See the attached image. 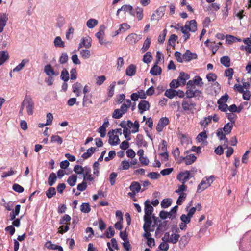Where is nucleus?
Segmentation results:
<instances>
[{
    "label": "nucleus",
    "mask_w": 251,
    "mask_h": 251,
    "mask_svg": "<svg viewBox=\"0 0 251 251\" xmlns=\"http://www.w3.org/2000/svg\"><path fill=\"white\" fill-rule=\"evenodd\" d=\"M213 176H211L209 177H205L203 178L198 186L197 192L201 193L209 187L213 181Z\"/></svg>",
    "instance_id": "obj_1"
},
{
    "label": "nucleus",
    "mask_w": 251,
    "mask_h": 251,
    "mask_svg": "<svg viewBox=\"0 0 251 251\" xmlns=\"http://www.w3.org/2000/svg\"><path fill=\"white\" fill-rule=\"evenodd\" d=\"M196 105V103L191 99H184L182 102V108L185 112L190 111L193 113Z\"/></svg>",
    "instance_id": "obj_2"
},
{
    "label": "nucleus",
    "mask_w": 251,
    "mask_h": 251,
    "mask_svg": "<svg viewBox=\"0 0 251 251\" xmlns=\"http://www.w3.org/2000/svg\"><path fill=\"white\" fill-rule=\"evenodd\" d=\"M26 109L27 112L29 115H32L33 113V109L34 108V102L32 99L29 96L26 95Z\"/></svg>",
    "instance_id": "obj_3"
},
{
    "label": "nucleus",
    "mask_w": 251,
    "mask_h": 251,
    "mask_svg": "<svg viewBox=\"0 0 251 251\" xmlns=\"http://www.w3.org/2000/svg\"><path fill=\"white\" fill-rule=\"evenodd\" d=\"M129 189L131 191V192L128 193V196L131 197H134L140 191L141 185L138 182L133 181L129 186Z\"/></svg>",
    "instance_id": "obj_4"
},
{
    "label": "nucleus",
    "mask_w": 251,
    "mask_h": 251,
    "mask_svg": "<svg viewBox=\"0 0 251 251\" xmlns=\"http://www.w3.org/2000/svg\"><path fill=\"white\" fill-rule=\"evenodd\" d=\"M191 177L190 171H185L179 173L177 176V179L182 183H185Z\"/></svg>",
    "instance_id": "obj_5"
},
{
    "label": "nucleus",
    "mask_w": 251,
    "mask_h": 251,
    "mask_svg": "<svg viewBox=\"0 0 251 251\" xmlns=\"http://www.w3.org/2000/svg\"><path fill=\"white\" fill-rule=\"evenodd\" d=\"M91 38L89 36L82 37L79 44L78 50L82 47H85L87 49L90 48L91 46Z\"/></svg>",
    "instance_id": "obj_6"
},
{
    "label": "nucleus",
    "mask_w": 251,
    "mask_h": 251,
    "mask_svg": "<svg viewBox=\"0 0 251 251\" xmlns=\"http://www.w3.org/2000/svg\"><path fill=\"white\" fill-rule=\"evenodd\" d=\"M169 123V120L167 117H162L160 119L156 127V130L160 132H161L164 127Z\"/></svg>",
    "instance_id": "obj_7"
},
{
    "label": "nucleus",
    "mask_w": 251,
    "mask_h": 251,
    "mask_svg": "<svg viewBox=\"0 0 251 251\" xmlns=\"http://www.w3.org/2000/svg\"><path fill=\"white\" fill-rule=\"evenodd\" d=\"M105 28L106 27L104 25H100L99 28V31L96 34V36L98 39L100 44H106L104 41V30Z\"/></svg>",
    "instance_id": "obj_8"
},
{
    "label": "nucleus",
    "mask_w": 251,
    "mask_h": 251,
    "mask_svg": "<svg viewBox=\"0 0 251 251\" xmlns=\"http://www.w3.org/2000/svg\"><path fill=\"white\" fill-rule=\"evenodd\" d=\"M115 130H112L108 133L109 139L108 142L111 145H117L120 143V139L117 135H113Z\"/></svg>",
    "instance_id": "obj_9"
},
{
    "label": "nucleus",
    "mask_w": 251,
    "mask_h": 251,
    "mask_svg": "<svg viewBox=\"0 0 251 251\" xmlns=\"http://www.w3.org/2000/svg\"><path fill=\"white\" fill-rule=\"evenodd\" d=\"M144 224L143 225V229L144 231H153L151 229V226L152 224L151 216H144Z\"/></svg>",
    "instance_id": "obj_10"
},
{
    "label": "nucleus",
    "mask_w": 251,
    "mask_h": 251,
    "mask_svg": "<svg viewBox=\"0 0 251 251\" xmlns=\"http://www.w3.org/2000/svg\"><path fill=\"white\" fill-rule=\"evenodd\" d=\"M138 107L140 113L142 114L144 111L149 109L150 105L148 101L143 100L139 102Z\"/></svg>",
    "instance_id": "obj_11"
},
{
    "label": "nucleus",
    "mask_w": 251,
    "mask_h": 251,
    "mask_svg": "<svg viewBox=\"0 0 251 251\" xmlns=\"http://www.w3.org/2000/svg\"><path fill=\"white\" fill-rule=\"evenodd\" d=\"M139 39L140 38H138L137 34L136 33H131L127 36L126 40L128 44L133 45L135 44Z\"/></svg>",
    "instance_id": "obj_12"
},
{
    "label": "nucleus",
    "mask_w": 251,
    "mask_h": 251,
    "mask_svg": "<svg viewBox=\"0 0 251 251\" xmlns=\"http://www.w3.org/2000/svg\"><path fill=\"white\" fill-rule=\"evenodd\" d=\"M185 27L188 28L190 32H195L197 30V24L195 20H192L187 22L185 24Z\"/></svg>",
    "instance_id": "obj_13"
},
{
    "label": "nucleus",
    "mask_w": 251,
    "mask_h": 251,
    "mask_svg": "<svg viewBox=\"0 0 251 251\" xmlns=\"http://www.w3.org/2000/svg\"><path fill=\"white\" fill-rule=\"evenodd\" d=\"M144 204V216H151L152 213L153 211V208L150 204V201L148 200H147L145 202Z\"/></svg>",
    "instance_id": "obj_14"
},
{
    "label": "nucleus",
    "mask_w": 251,
    "mask_h": 251,
    "mask_svg": "<svg viewBox=\"0 0 251 251\" xmlns=\"http://www.w3.org/2000/svg\"><path fill=\"white\" fill-rule=\"evenodd\" d=\"M167 144L166 141L165 140H162L161 142V150L163 152H162L160 154V155L161 156L164 157L165 160H168L169 154L167 152Z\"/></svg>",
    "instance_id": "obj_15"
},
{
    "label": "nucleus",
    "mask_w": 251,
    "mask_h": 251,
    "mask_svg": "<svg viewBox=\"0 0 251 251\" xmlns=\"http://www.w3.org/2000/svg\"><path fill=\"white\" fill-rule=\"evenodd\" d=\"M8 19V18L6 14H0V33L3 31Z\"/></svg>",
    "instance_id": "obj_16"
},
{
    "label": "nucleus",
    "mask_w": 251,
    "mask_h": 251,
    "mask_svg": "<svg viewBox=\"0 0 251 251\" xmlns=\"http://www.w3.org/2000/svg\"><path fill=\"white\" fill-rule=\"evenodd\" d=\"M197 157L194 154H190L186 156V157H180V160H184L187 165H191L194 163L196 160Z\"/></svg>",
    "instance_id": "obj_17"
},
{
    "label": "nucleus",
    "mask_w": 251,
    "mask_h": 251,
    "mask_svg": "<svg viewBox=\"0 0 251 251\" xmlns=\"http://www.w3.org/2000/svg\"><path fill=\"white\" fill-rule=\"evenodd\" d=\"M190 78L189 74H186L183 72H180L179 76L177 78L178 81L180 83L181 85H184L186 83V80Z\"/></svg>",
    "instance_id": "obj_18"
},
{
    "label": "nucleus",
    "mask_w": 251,
    "mask_h": 251,
    "mask_svg": "<svg viewBox=\"0 0 251 251\" xmlns=\"http://www.w3.org/2000/svg\"><path fill=\"white\" fill-rule=\"evenodd\" d=\"M183 61L189 62L192 59H196L197 55L195 53H191L189 50H187L185 53L183 55Z\"/></svg>",
    "instance_id": "obj_19"
},
{
    "label": "nucleus",
    "mask_w": 251,
    "mask_h": 251,
    "mask_svg": "<svg viewBox=\"0 0 251 251\" xmlns=\"http://www.w3.org/2000/svg\"><path fill=\"white\" fill-rule=\"evenodd\" d=\"M136 143L138 147H146L147 142L144 140L143 136L141 134H138L136 138Z\"/></svg>",
    "instance_id": "obj_20"
},
{
    "label": "nucleus",
    "mask_w": 251,
    "mask_h": 251,
    "mask_svg": "<svg viewBox=\"0 0 251 251\" xmlns=\"http://www.w3.org/2000/svg\"><path fill=\"white\" fill-rule=\"evenodd\" d=\"M131 100L129 99H126L125 100V102L121 105L119 109L124 114L127 112V109L131 106Z\"/></svg>",
    "instance_id": "obj_21"
},
{
    "label": "nucleus",
    "mask_w": 251,
    "mask_h": 251,
    "mask_svg": "<svg viewBox=\"0 0 251 251\" xmlns=\"http://www.w3.org/2000/svg\"><path fill=\"white\" fill-rule=\"evenodd\" d=\"M29 62V60L27 58L23 59L21 62L13 69V71L14 72L20 71L23 69L25 65Z\"/></svg>",
    "instance_id": "obj_22"
},
{
    "label": "nucleus",
    "mask_w": 251,
    "mask_h": 251,
    "mask_svg": "<svg viewBox=\"0 0 251 251\" xmlns=\"http://www.w3.org/2000/svg\"><path fill=\"white\" fill-rule=\"evenodd\" d=\"M150 73L154 76H157L161 74L162 69L157 64H155L150 70Z\"/></svg>",
    "instance_id": "obj_23"
},
{
    "label": "nucleus",
    "mask_w": 251,
    "mask_h": 251,
    "mask_svg": "<svg viewBox=\"0 0 251 251\" xmlns=\"http://www.w3.org/2000/svg\"><path fill=\"white\" fill-rule=\"evenodd\" d=\"M190 238V235L188 233L182 236L179 242L180 247H184L189 242Z\"/></svg>",
    "instance_id": "obj_24"
},
{
    "label": "nucleus",
    "mask_w": 251,
    "mask_h": 251,
    "mask_svg": "<svg viewBox=\"0 0 251 251\" xmlns=\"http://www.w3.org/2000/svg\"><path fill=\"white\" fill-rule=\"evenodd\" d=\"M224 132V131L223 130V129H222V128H219L216 132L217 136L220 141L225 140V142L228 143V138L226 137V134Z\"/></svg>",
    "instance_id": "obj_25"
},
{
    "label": "nucleus",
    "mask_w": 251,
    "mask_h": 251,
    "mask_svg": "<svg viewBox=\"0 0 251 251\" xmlns=\"http://www.w3.org/2000/svg\"><path fill=\"white\" fill-rule=\"evenodd\" d=\"M136 66L130 64L126 70V75L129 76L134 75L136 73Z\"/></svg>",
    "instance_id": "obj_26"
},
{
    "label": "nucleus",
    "mask_w": 251,
    "mask_h": 251,
    "mask_svg": "<svg viewBox=\"0 0 251 251\" xmlns=\"http://www.w3.org/2000/svg\"><path fill=\"white\" fill-rule=\"evenodd\" d=\"M57 180V176L54 173H51L50 174L48 177V185L50 186H52L54 185Z\"/></svg>",
    "instance_id": "obj_27"
},
{
    "label": "nucleus",
    "mask_w": 251,
    "mask_h": 251,
    "mask_svg": "<svg viewBox=\"0 0 251 251\" xmlns=\"http://www.w3.org/2000/svg\"><path fill=\"white\" fill-rule=\"evenodd\" d=\"M54 69L52 68L50 64H47L45 66L44 69V73L48 76H53L54 74Z\"/></svg>",
    "instance_id": "obj_28"
},
{
    "label": "nucleus",
    "mask_w": 251,
    "mask_h": 251,
    "mask_svg": "<svg viewBox=\"0 0 251 251\" xmlns=\"http://www.w3.org/2000/svg\"><path fill=\"white\" fill-rule=\"evenodd\" d=\"M9 58L8 53L6 51H0V64H3Z\"/></svg>",
    "instance_id": "obj_29"
},
{
    "label": "nucleus",
    "mask_w": 251,
    "mask_h": 251,
    "mask_svg": "<svg viewBox=\"0 0 251 251\" xmlns=\"http://www.w3.org/2000/svg\"><path fill=\"white\" fill-rule=\"evenodd\" d=\"M226 43L228 44H231L233 42H240L241 41V39L238 38L237 37L230 35H227L226 36Z\"/></svg>",
    "instance_id": "obj_30"
},
{
    "label": "nucleus",
    "mask_w": 251,
    "mask_h": 251,
    "mask_svg": "<svg viewBox=\"0 0 251 251\" xmlns=\"http://www.w3.org/2000/svg\"><path fill=\"white\" fill-rule=\"evenodd\" d=\"M221 63L226 67H229L230 66V59L227 56H224L220 59Z\"/></svg>",
    "instance_id": "obj_31"
},
{
    "label": "nucleus",
    "mask_w": 251,
    "mask_h": 251,
    "mask_svg": "<svg viewBox=\"0 0 251 251\" xmlns=\"http://www.w3.org/2000/svg\"><path fill=\"white\" fill-rule=\"evenodd\" d=\"M151 39L147 37L145 40L142 48L141 49L142 53L145 52L149 48L151 45Z\"/></svg>",
    "instance_id": "obj_32"
},
{
    "label": "nucleus",
    "mask_w": 251,
    "mask_h": 251,
    "mask_svg": "<svg viewBox=\"0 0 251 251\" xmlns=\"http://www.w3.org/2000/svg\"><path fill=\"white\" fill-rule=\"evenodd\" d=\"M77 178V177L76 175H72L68 177L67 182L70 186L72 187L76 184Z\"/></svg>",
    "instance_id": "obj_33"
},
{
    "label": "nucleus",
    "mask_w": 251,
    "mask_h": 251,
    "mask_svg": "<svg viewBox=\"0 0 251 251\" xmlns=\"http://www.w3.org/2000/svg\"><path fill=\"white\" fill-rule=\"evenodd\" d=\"M95 150H96V148H94V147H91V148H89L87 150V151L86 152H84L82 155V157L84 159H86L88 158L92 155V154L94 152Z\"/></svg>",
    "instance_id": "obj_34"
},
{
    "label": "nucleus",
    "mask_w": 251,
    "mask_h": 251,
    "mask_svg": "<svg viewBox=\"0 0 251 251\" xmlns=\"http://www.w3.org/2000/svg\"><path fill=\"white\" fill-rule=\"evenodd\" d=\"M233 124L230 123H227L225 125L223 128H221L226 134H229L232 129Z\"/></svg>",
    "instance_id": "obj_35"
},
{
    "label": "nucleus",
    "mask_w": 251,
    "mask_h": 251,
    "mask_svg": "<svg viewBox=\"0 0 251 251\" xmlns=\"http://www.w3.org/2000/svg\"><path fill=\"white\" fill-rule=\"evenodd\" d=\"M91 210V207L89 203H83L80 205V211L82 213H88Z\"/></svg>",
    "instance_id": "obj_36"
},
{
    "label": "nucleus",
    "mask_w": 251,
    "mask_h": 251,
    "mask_svg": "<svg viewBox=\"0 0 251 251\" xmlns=\"http://www.w3.org/2000/svg\"><path fill=\"white\" fill-rule=\"evenodd\" d=\"M98 24L97 20L95 19H90L87 21L86 25L89 28H93Z\"/></svg>",
    "instance_id": "obj_37"
},
{
    "label": "nucleus",
    "mask_w": 251,
    "mask_h": 251,
    "mask_svg": "<svg viewBox=\"0 0 251 251\" xmlns=\"http://www.w3.org/2000/svg\"><path fill=\"white\" fill-rule=\"evenodd\" d=\"M176 91L173 89L172 88H170L166 90L165 92V96L167 97L169 99H172L175 96H176Z\"/></svg>",
    "instance_id": "obj_38"
},
{
    "label": "nucleus",
    "mask_w": 251,
    "mask_h": 251,
    "mask_svg": "<svg viewBox=\"0 0 251 251\" xmlns=\"http://www.w3.org/2000/svg\"><path fill=\"white\" fill-rule=\"evenodd\" d=\"M54 44L56 47L63 48L65 47L64 42L59 36L56 37L54 40Z\"/></svg>",
    "instance_id": "obj_39"
},
{
    "label": "nucleus",
    "mask_w": 251,
    "mask_h": 251,
    "mask_svg": "<svg viewBox=\"0 0 251 251\" xmlns=\"http://www.w3.org/2000/svg\"><path fill=\"white\" fill-rule=\"evenodd\" d=\"M61 79L65 82H67L69 79V74L67 70L65 69H63L61 72Z\"/></svg>",
    "instance_id": "obj_40"
},
{
    "label": "nucleus",
    "mask_w": 251,
    "mask_h": 251,
    "mask_svg": "<svg viewBox=\"0 0 251 251\" xmlns=\"http://www.w3.org/2000/svg\"><path fill=\"white\" fill-rule=\"evenodd\" d=\"M50 142L51 143H57L58 145H61L63 142V139L58 135H53L51 137Z\"/></svg>",
    "instance_id": "obj_41"
},
{
    "label": "nucleus",
    "mask_w": 251,
    "mask_h": 251,
    "mask_svg": "<svg viewBox=\"0 0 251 251\" xmlns=\"http://www.w3.org/2000/svg\"><path fill=\"white\" fill-rule=\"evenodd\" d=\"M207 135L205 131H202L200 133L197 138L196 139L198 142H201L203 141L204 140H206L207 138Z\"/></svg>",
    "instance_id": "obj_42"
},
{
    "label": "nucleus",
    "mask_w": 251,
    "mask_h": 251,
    "mask_svg": "<svg viewBox=\"0 0 251 251\" xmlns=\"http://www.w3.org/2000/svg\"><path fill=\"white\" fill-rule=\"evenodd\" d=\"M92 100L89 99V97L87 95H84L83 98L82 105L83 107H88L89 104H92Z\"/></svg>",
    "instance_id": "obj_43"
},
{
    "label": "nucleus",
    "mask_w": 251,
    "mask_h": 251,
    "mask_svg": "<svg viewBox=\"0 0 251 251\" xmlns=\"http://www.w3.org/2000/svg\"><path fill=\"white\" fill-rule=\"evenodd\" d=\"M172 204V200L171 199H164L161 202V207L163 208H166L169 207Z\"/></svg>",
    "instance_id": "obj_44"
},
{
    "label": "nucleus",
    "mask_w": 251,
    "mask_h": 251,
    "mask_svg": "<svg viewBox=\"0 0 251 251\" xmlns=\"http://www.w3.org/2000/svg\"><path fill=\"white\" fill-rule=\"evenodd\" d=\"M56 190L55 188L50 187L46 192L47 197L50 199L56 194Z\"/></svg>",
    "instance_id": "obj_45"
},
{
    "label": "nucleus",
    "mask_w": 251,
    "mask_h": 251,
    "mask_svg": "<svg viewBox=\"0 0 251 251\" xmlns=\"http://www.w3.org/2000/svg\"><path fill=\"white\" fill-rule=\"evenodd\" d=\"M135 16L139 21L141 20L143 18V10L142 8L137 7L136 8Z\"/></svg>",
    "instance_id": "obj_46"
},
{
    "label": "nucleus",
    "mask_w": 251,
    "mask_h": 251,
    "mask_svg": "<svg viewBox=\"0 0 251 251\" xmlns=\"http://www.w3.org/2000/svg\"><path fill=\"white\" fill-rule=\"evenodd\" d=\"M80 54L81 57L84 59H88L90 57V51L87 49H82L80 51Z\"/></svg>",
    "instance_id": "obj_47"
},
{
    "label": "nucleus",
    "mask_w": 251,
    "mask_h": 251,
    "mask_svg": "<svg viewBox=\"0 0 251 251\" xmlns=\"http://www.w3.org/2000/svg\"><path fill=\"white\" fill-rule=\"evenodd\" d=\"M193 80L195 85L199 87H202L203 85L202 78L199 75L195 76L193 78Z\"/></svg>",
    "instance_id": "obj_48"
},
{
    "label": "nucleus",
    "mask_w": 251,
    "mask_h": 251,
    "mask_svg": "<svg viewBox=\"0 0 251 251\" xmlns=\"http://www.w3.org/2000/svg\"><path fill=\"white\" fill-rule=\"evenodd\" d=\"M179 238L180 235L179 234L176 233L172 234L170 237V243L176 244L178 242Z\"/></svg>",
    "instance_id": "obj_49"
},
{
    "label": "nucleus",
    "mask_w": 251,
    "mask_h": 251,
    "mask_svg": "<svg viewBox=\"0 0 251 251\" xmlns=\"http://www.w3.org/2000/svg\"><path fill=\"white\" fill-rule=\"evenodd\" d=\"M152 58L151 53L150 52H147L143 56V61L144 62L148 64L151 61Z\"/></svg>",
    "instance_id": "obj_50"
},
{
    "label": "nucleus",
    "mask_w": 251,
    "mask_h": 251,
    "mask_svg": "<svg viewBox=\"0 0 251 251\" xmlns=\"http://www.w3.org/2000/svg\"><path fill=\"white\" fill-rule=\"evenodd\" d=\"M45 246L49 250H57L58 245L52 243L50 241H48Z\"/></svg>",
    "instance_id": "obj_51"
},
{
    "label": "nucleus",
    "mask_w": 251,
    "mask_h": 251,
    "mask_svg": "<svg viewBox=\"0 0 251 251\" xmlns=\"http://www.w3.org/2000/svg\"><path fill=\"white\" fill-rule=\"evenodd\" d=\"M105 236L107 238H111L114 235L115 231L113 228L110 226L107 230L105 232Z\"/></svg>",
    "instance_id": "obj_52"
},
{
    "label": "nucleus",
    "mask_w": 251,
    "mask_h": 251,
    "mask_svg": "<svg viewBox=\"0 0 251 251\" xmlns=\"http://www.w3.org/2000/svg\"><path fill=\"white\" fill-rule=\"evenodd\" d=\"M177 39V36L175 34H172L168 41L169 44L172 47H174L175 46V43Z\"/></svg>",
    "instance_id": "obj_53"
},
{
    "label": "nucleus",
    "mask_w": 251,
    "mask_h": 251,
    "mask_svg": "<svg viewBox=\"0 0 251 251\" xmlns=\"http://www.w3.org/2000/svg\"><path fill=\"white\" fill-rule=\"evenodd\" d=\"M221 43L219 42L218 43H216V42H213L211 44L210 46V48L212 50V52L213 54H215L219 48V45H221Z\"/></svg>",
    "instance_id": "obj_54"
},
{
    "label": "nucleus",
    "mask_w": 251,
    "mask_h": 251,
    "mask_svg": "<svg viewBox=\"0 0 251 251\" xmlns=\"http://www.w3.org/2000/svg\"><path fill=\"white\" fill-rule=\"evenodd\" d=\"M117 176V173L112 172L110 174L109 176V182L111 185L113 186L115 184L116 181V177Z\"/></svg>",
    "instance_id": "obj_55"
},
{
    "label": "nucleus",
    "mask_w": 251,
    "mask_h": 251,
    "mask_svg": "<svg viewBox=\"0 0 251 251\" xmlns=\"http://www.w3.org/2000/svg\"><path fill=\"white\" fill-rule=\"evenodd\" d=\"M195 89H187L186 91V98L187 99H191L195 97L194 94Z\"/></svg>",
    "instance_id": "obj_56"
},
{
    "label": "nucleus",
    "mask_w": 251,
    "mask_h": 251,
    "mask_svg": "<svg viewBox=\"0 0 251 251\" xmlns=\"http://www.w3.org/2000/svg\"><path fill=\"white\" fill-rule=\"evenodd\" d=\"M212 120V116H208L205 117L204 119L200 122V124L201 126L206 127L209 123H210Z\"/></svg>",
    "instance_id": "obj_57"
},
{
    "label": "nucleus",
    "mask_w": 251,
    "mask_h": 251,
    "mask_svg": "<svg viewBox=\"0 0 251 251\" xmlns=\"http://www.w3.org/2000/svg\"><path fill=\"white\" fill-rule=\"evenodd\" d=\"M228 98L229 97L228 94L227 93H225L218 100V104H220L221 103H226Z\"/></svg>",
    "instance_id": "obj_58"
},
{
    "label": "nucleus",
    "mask_w": 251,
    "mask_h": 251,
    "mask_svg": "<svg viewBox=\"0 0 251 251\" xmlns=\"http://www.w3.org/2000/svg\"><path fill=\"white\" fill-rule=\"evenodd\" d=\"M116 85V82H113L109 86L108 89V96L109 97H112L114 95V89Z\"/></svg>",
    "instance_id": "obj_59"
},
{
    "label": "nucleus",
    "mask_w": 251,
    "mask_h": 251,
    "mask_svg": "<svg viewBox=\"0 0 251 251\" xmlns=\"http://www.w3.org/2000/svg\"><path fill=\"white\" fill-rule=\"evenodd\" d=\"M65 24V19L61 15H59L57 19L56 26L59 28L61 27Z\"/></svg>",
    "instance_id": "obj_60"
},
{
    "label": "nucleus",
    "mask_w": 251,
    "mask_h": 251,
    "mask_svg": "<svg viewBox=\"0 0 251 251\" xmlns=\"http://www.w3.org/2000/svg\"><path fill=\"white\" fill-rule=\"evenodd\" d=\"M186 197V194L184 193H181L180 194V195L177 200L176 203L178 205H181L183 201L185 200Z\"/></svg>",
    "instance_id": "obj_61"
},
{
    "label": "nucleus",
    "mask_w": 251,
    "mask_h": 251,
    "mask_svg": "<svg viewBox=\"0 0 251 251\" xmlns=\"http://www.w3.org/2000/svg\"><path fill=\"white\" fill-rule=\"evenodd\" d=\"M68 60V56L67 53H62L61 56L59 58V61L60 64H63L66 63Z\"/></svg>",
    "instance_id": "obj_62"
},
{
    "label": "nucleus",
    "mask_w": 251,
    "mask_h": 251,
    "mask_svg": "<svg viewBox=\"0 0 251 251\" xmlns=\"http://www.w3.org/2000/svg\"><path fill=\"white\" fill-rule=\"evenodd\" d=\"M165 9L163 7L158 8L155 11L156 15H157V18L159 20L164 15Z\"/></svg>",
    "instance_id": "obj_63"
},
{
    "label": "nucleus",
    "mask_w": 251,
    "mask_h": 251,
    "mask_svg": "<svg viewBox=\"0 0 251 251\" xmlns=\"http://www.w3.org/2000/svg\"><path fill=\"white\" fill-rule=\"evenodd\" d=\"M74 171L77 174L81 175L83 173L84 169L81 166L76 165L74 167Z\"/></svg>",
    "instance_id": "obj_64"
}]
</instances>
